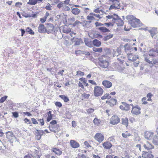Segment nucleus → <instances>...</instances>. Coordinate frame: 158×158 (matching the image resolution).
<instances>
[{
	"label": "nucleus",
	"mask_w": 158,
	"mask_h": 158,
	"mask_svg": "<svg viewBox=\"0 0 158 158\" xmlns=\"http://www.w3.org/2000/svg\"><path fill=\"white\" fill-rule=\"evenodd\" d=\"M6 138L7 139L8 141L10 143L12 146H13V142L16 139V137L12 131H8L6 133Z\"/></svg>",
	"instance_id": "obj_1"
},
{
	"label": "nucleus",
	"mask_w": 158,
	"mask_h": 158,
	"mask_svg": "<svg viewBox=\"0 0 158 158\" xmlns=\"http://www.w3.org/2000/svg\"><path fill=\"white\" fill-rule=\"evenodd\" d=\"M103 90L99 86H95L94 89V95L96 97L101 96L103 92Z\"/></svg>",
	"instance_id": "obj_2"
},
{
	"label": "nucleus",
	"mask_w": 158,
	"mask_h": 158,
	"mask_svg": "<svg viewBox=\"0 0 158 158\" xmlns=\"http://www.w3.org/2000/svg\"><path fill=\"white\" fill-rule=\"evenodd\" d=\"M46 33L48 34L53 33L55 32V28L53 25L52 23H47L46 24Z\"/></svg>",
	"instance_id": "obj_3"
},
{
	"label": "nucleus",
	"mask_w": 158,
	"mask_h": 158,
	"mask_svg": "<svg viewBox=\"0 0 158 158\" xmlns=\"http://www.w3.org/2000/svg\"><path fill=\"white\" fill-rule=\"evenodd\" d=\"M114 16L113 17V19L114 20H116L118 23L116 24L118 26H121L124 24V22L121 19L120 17L116 14H114Z\"/></svg>",
	"instance_id": "obj_4"
},
{
	"label": "nucleus",
	"mask_w": 158,
	"mask_h": 158,
	"mask_svg": "<svg viewBox=\"0 0 158 158\" xmlns=\"http://www.w3.org/2000/svg\"><path fill=\"white\" fill-rule=\"evenodd\" d=\"M120 119L117 115L113 116L110 119V123L113 125L117 124L120 122Z\"/></svg>",
	"instance_id": "obj_5"
},
{
	"label": "nucleus",
	"mask_w": 158,
	"mask_h": 158,
	"mask_svg": "<svg viewBox=\"0 0 158 158\" xmlns=\"http://www.w3.org/2000/svg\"><path fill=\"white\" fill-rule=\"evenodd\" d=\"M141 108L138 105H136L133 107L131 112L134 114L138 115L140 114V110Z\"/></svg>",
	"instance_id": "obj_6"
},
{
	"label": "nucleus",
	"mask_w": 158,
	"mask_h": 158,
	"mask_svg": "<svg viewBox=\"0 0 158 158\" xmlns=\"http://www.w3.org/2000/svg\"><path fill=\"white\" fill-rule=\"evenodd\" d=\"M98 64L100 67L103 68H106L109 65V63L106 60H99Z\"/></svg>",
	"instance_id": "obj_7"
},
{
	"label": "nucleus",
	"mask_w": 158,
	"mask_h": 158,
	"mask_svg": "<svg viewBox=\"0 0 158 158\" xmlns=\"http://www.w3.org/2000/svg\"><path fill=\"white\" fill-rule=\"evenodd\" d=\"M94 138L99 142L101 143L104 140V136L102 134L98 133L96 134Z\"/></svg>",
	"instance_id": "obj_8"
},
{
	"label": "nucleus",
	"mask_w": 158,
	"mask_h": 158,
	"mask_svg": "<svg viewBox=\"0 0 158 158\" xmlns=\"http://www.w3.org/2000/svg\"><path fill=\"white\" fill-rule=\"evenodd\" d=\"M153 133L149 131H146L145 132V138L149 140H150L153 138Z\"/></svg>",
	"instance_id": "obj_9"
},
{
	"label": "nucleus",
	"mask_w": 158,
	"mask_h": 158,
	"mask_svg": "<svg viewBox=\"0 0 158 158\" xmlns=\"http://www.w3.org/2000/svg\"><path fill=\"white\" fill-rule=\"evenodd\" d=\"M128 60L132 61H135L138 60L139 57L138 55H135L132 53L129 54L128 56Z\"/></svg>",
	"instance_id": "obj_10"
},
{
	"label": "nucleus",
	"mask_w": 158,
	"mask_h": 158,
	"mask_svg": "<svg viewBox=\"0 0 158 158\" xmlns=\"http://www.w3.org/2000/svg\"><path fill=\"white\" fill-rule=\"evenodd\" d=\"M38 31L41 33H46V27H45L43 24H40L38 27Z\"/></svg>",
	"instance_id": "obj_11"
},
{
	"label": "nucleus",
	"mask_w": 158,
	"mask_h": 158,
	"mask_svg": "<svg viewBox=\"0 0 158 158\" xmlns=\"http://www.w3.org/2000/svg\"><path fill=\"white\" fill-rule=\"evenodd\" d=\"M156 53H158V48H156L155 49L152 48L149 52V56H156Z\"/></svg>",
	"instance_id": "obj_12"
},
{
	"label": "nucleus",
	"mask_w": 158,
	"mask_h": 158,
	"mask_svg": "<svg viewBox=\"0 0 158 158\" xmlns=\"http://www.w3.org/2000/svg\"><path fill=\"white\" fill-rule=\"evenodd\" d=\"M142 157L143 158H153V156L151 153L143 151Z\"/></svg>",
	"instance_id": "obj_13"
},
{
	"label": "nucleus",
	"mask_w": 158,
	"mask_h": 158,
	"mask_svg": "<svg viewBox=\"0 0 158 158\" xmlns=\"http://www.w3.org/2000/svg\"><path fill=\"white\" fill-rule=\"evenodd\" d=\"M70 142L71 146L73 148H77L80 146L79 144L74 140H71Z\"/></svg>",
	"instance_id": "obj_14"
},
{
	"label": "nucleus",
	"mask_w": 158,
	"mask_h": 158,
	"mask_svg": "<svg viewBox=\"0 0 158 158\" xmlns=\"http://www.w3.org/2000/svg\"><path fill=\"white\" fill-rule=\"evenodd\" d=\"M148 31L150 33L152 37L156 39L155 37H154V36L157 34L158 32L157 28L155 27H153L151 29L149 30Z\"/></svg>",
	"instance_id": "obj_15"
},
{
	"label": "nucleus",
	"mask_w": 158,
	"mask_h": 158,
	"mask_svg": "<svg viewBox=\"0 0 158 158\" xmlns=\"http://www.w3.org/2000/svg\"><path fill=\"white\" fill-rule=\"evenodd\" d=\"M102 85L106 88H110L112 86V83L107 80L104 81L102 82Z\"/></svg>",
	"instance_id": "obj_16"
},
{
	"label": "nucleus",
	"mask_w": 158,
	"mask_h": 158,
	"mask_svg": "<svg viewBox=\"0 0 158 158\" xmlns=\"http://www.w3.org/2000/svg\"><path fill=\"white\" fill-rule=\"evenodd\" d=\"M84 41L85 44L89 47H92V42L88 38H84Z\"/></svg>",
	"instance_id": "obj_17"
},
{
	"label": "nucleus",
	"mask_w": 158,
	"mask_h": 158,
	"mask_svg": "<svg viewBox=\"0 0 158 158\" xmlns=\"http://www.w3.org/2000/svg\"><path fill=\"white\" fill-rule=\"evenodd\" d=\"M71 41L73 42H75V45H78L80 44V43L81 41V39H78L75 37H73L71 39Z\"/></svg>",
	"instance_id": "obj_18"
},
{
	"label": "nucleus",
	"mask_w": 158,
	"mask_h": 158,
	"mask_svg": "<svg viewBox=\"0 0 158 158\" xmlns=\"http://www.w3.org/2000/svg\"><path fill=\"white\" fill-rule=\"evenodd\" d=\"M103 146L106 149H110L112 146V145L108 141L105 142L102 144Z\"/></svg>",
	"instance_id": "obj_19"
},
{
	"label": "nucleus",
	"mask_w": 158,
	"mask_h": 158,
	"mask_svg": "<svg viewBox=\"0 0 158 158\" xmlns=\"http://www.w3.org/2000/svg\"><path fill=\"white\" fill-rule=\"evenodd\" d=\"M106 102V103H108L111 106H114L116 104L117 100L116 99L112 98L109 101H107Z\"/></svg>",
	"instance_id": "obj_20"
},
{
	"label": "nucleus",
	"mask_w": 158,
	"mask_h": 158,
	"mask_svg": "<svg viewBox=\"0 0 158 158\" xmlns=\"http://www.w3.org/2000/svg\"><path fill=\"white\" fill-rule=\"evenodd\" d=\"M143 147L145 149L147 150L151 149L154 148V146L153 145L148 142L146 144L143 145Z\"/></svg>",
	"instance_id": "obj_21"
},
{
	"label": "nucleus",
	"mask_w": 158,
	"mask_h": 158,
	"mask_svg": "<svg viewBox=\"0 0 158 158\" xmlns=\"http://www.w3.org/2000/svg\"><path fill=\"white\" fill-rule=\"evenodd\" d=\"M52 151L54 152L56 154L60 155L62 154V152L60 149L56 148H52Z\"/></svg>",
	"instance_id": "obj_22"
},
{
	"label": "nucleus",
	"mask_w": 158,
	"mask_h": 158,
	"mask_svg": "<svg viewBox=\"0 0 158 158\" xmlns=\"http://www.w3.org/2000/svg\"><path fill=\"white\" fill-rule=\"evenodd\" d=\"M101 44V42L96 39L93 40L92 42V45L97 47H99Z\"/></svg>",
	"instance_id": "obj_23"
},
{
	"label": "nucleus",
	"mask_w": 158,
	"mask_h": 158,
	"mask_svg": "<svg viewBox=\"0 0 158 158\" xmlns=\"http://www.w3.org/2000/svg\"><path fill=\"white\" fill-rule=\"evenodd\" d=\"M122 123L127 127L128 126V120L127 118H122Z\"/></svg>",
	"instance_id": "obj_24"
},
{
	"label": "nucleus",
	"mask_w": 158,
	"mask_h": 158,
	"mask_svg": "<svg viewBox=\"0 0 158 158\" xmlns=\"http://www.w3.org/2000/svg\"><path fill=\"white\" fill-rule=\"evenodd\" d=\"M71 12L74 15H78L80 13V10L78 8H73L72 9Z\"/></svg>",
	"instance_id": "obj_25"
},
{
	"label": "nucleus",
	"mask_w": 158,
	"mask_h": 158,
	"mask_svg": "<svg viewBox=\"0 0 158 158\" xmlns=\"http://www.w3.org/2000/svg\"><path fill=\"white\" fill-rule=\"evenodd\" d=\"M98 29L101 32H110V30L106 28L105 27H100L98 28Z\"/></svg>",
	"instance_id": "obj_26"
},
{
	"label": "nucleus",
	"mask_w": 158,
	"mask_h": 158,
	"mask_svg": "<svg viewBox=\"0 0 158 158\" xmlns=\"http://www.w3.org/2000/svg\"><path fill=\"white\" fill-rule=\"evenodd\" d=\"M59 97L64 100L65 102H67L69 101V99L67 96L64 95H60Z\"/></svg>",
	"instance_id": "obj_27"
},
{
	"label": "nucleus",
	"mask_w": 158,
	"mask_h": 158,
	"mask_svg": "<svg viewBox=\"0 0 158 158\" xmlns=\"http://www.w3.org/2000/svg\"><path fill=\"white\" fill-rule=\"evenodd\" d=\"M122 103L124 107L125 110L127 111L130 110V107L128 104L124 102H122Z\"/></svg>",
	"instance_id": "obj_28"
},
{
	"label": "nucleus",
	"mask_w": 158,
	"mask_h": 158,
	"mask_svg": "<svg viewBox=\"0 0 158 158\" xmlns=\"http://www.w3.org/2000/svg\"><path fill=\"white\" fill-rule=\"evenodd\" d=\"M158 136L155 135L153 138V143L155 145H158Z\"/></svg>",
	"instance_id": "obj_29"
},
{
	"label": "nucleus",
	"mask_w": 158,
	"mask_h": 158,
	"mask_svg": "<svg viewBox=\"0 0 158 158\" xmlns=\"http://www.w3.org/2000/svg\"><path fill=\"white\" fill-rule=\"evenodd\" d=\"M113 36V34H109L106 36L104 37L103 39L104 41H106L112 38Z\"/></svg>",
	"instance_id": "obj_30"
},
{
	"label": "nucleus",
	"mask_w": 158,
	"mask_h": 158,
	"mask_svg": "<svg viewBox=\"0 0 158 158\" xmlns=\"http://www.w3.org/2000/svg\"><path fill=\"white\" fill-rule=\"evenodd\" d=\"M111 98V96L109 94H106L104 95L102 97L101 99L102 100H104L106 99H109Z\"/></svg>",
	"instance_id": "obj_31"
},
{
	"label": "nucleus",
	"mask_w": 158,
	"mask_h": 158,
	"mask_svg": "<svg viewBox=\"0 0 158 158\" xmlns=\"http://www.w3.org/2000/svg\"><path fill=\"white\" fill-rule=\"evenodd\" d=\"M37 3V0H29V1L27 2V4L31 5H35Z\"/></svg>",
	"instance_id": "obj_32"
},
{
	"label": "nucleus",
	"mask_w": 158,
	"mask_h": 158,
	"mask_svg": "<svg viewBox=\"0 0 158 158\" xmlns=\"http://www.w3.org/2000/svg\"><path fill=\"white\" fill-rule=\"evenodd\" d=\"M93 51L95 52H101L102 51V48H96L94 47L93 48Z\"/></svg>",
	"instance_id": "obj_33"
},
{
	"label": "nucleus",
	"mask_w": 158,
	"mask_h": 158,
	"mask_svg": "<svg viewBox=\"0 0 158 158\" xmlns=\"http://www.w3.org/2000/svg\"><path fill=\"white\" fill-rule=\"evenodd\" d=\"M79 80L82 81L83 84L85 85V86H88V84L87 83V81H86L85 78L83 77L80 78Z\"/></svg>",
	"instance_id": "obj_34"
},
{
	"label": "nucleus",
	"mask_w": 158,
	"mask_h": 158,
	"mask_svg": "<svg viewBox=\"0 0 158 158\" xmlns=\"http://www.w3.org/2000/svg\"><path fill=\"white\" fill-rule=\"evenodd\" d=\"M41 135L40 134L39 132L37 131V130L35 131V136L36 138L38 140H40L41 137Z\"/></svg>",
	"instance_id": "obj_35"
},
{
	"label": "nucleus",
	"mask_w": 158,
	"mask_h": 158,
	"mask_svg": "<svg viewBox=\"0 0 158 158\" xmlns=\"http://www.w3.org/2000/svg\"><path fill=\"white\" fill-rule=\"evenodd\" d=\"M26 31L30 34L34 35V32L31 29H30L29 27H27L26 28Z\"/></svg>",
	"instance_id": "obj_36"
},
{
	"label": "nucleus",
	"mask_w": 158,
	"mask_h": 158,
	"mask_svg": "<svg viewBox=\"0 0 158 158\" xmlns=\"http://www.w3.org/2000/svg\"><path fill=\"white\" fill-rule=\"evenodd\" d=\"M124 47L125 48V51L126 52H127L130 49V47L128 45V44H125Z\"/></svg>",
	"instance_id": "obj_37"
},
{
	"label": "nucleus",
	"mask_w": 158,
	"mask_h": 158,
	"mask_svg": "<svg viewBox=\"0 0 158 158\" xmlns=\"http://www.w3.org/2000/svg\"><path fill=\"white\" fill-rule=\"evenodd\" d=\"M93 122L96 125H98L100 123V119L96 118L94 119Z\"/></svg>",
	"instance_id": "obj_38"
},
{
	"label": "nucleus",
	"mask_w": 158,
	"mask_h": 158,
	"mask_svg": "<svg viewBox=\"0 0 158 158\" xmlns=\"http://www.w3.org/2000/svg\"><path fill=\"white\" fill-rule=\"evenodd\" d=\"M144 58L145 61L147 62L148 63L150 64V67H151L153 66V64L152 63V61H151L150 60H149V58H148L147 57H144Z\"/></svg>",
	"instance_id": "obj_39"
},
{
	"label": "nucleus",
	"mask_w": 158,
	"mask_h": 158,
	"mask_svg": "<svg viewBox=\"0 0 158 158\" xmlns=\"http://www.w3.org/2000/svg\"><path fill=\"white\" fill-rule=\"evenodd\" d=\"M117 8H118L117 7V6H115V3H113L110 6L109 10H111L112 9L116 10L117 9Z\"/></svg>",
	"instance_id": "obj_40"
},
{
	"label": "nucleus",
	"mask_w": 158,
	"mask_h": 158,
	"mask_svg": "<svg viewBox=\"0 0 158 158\" xmlns=\"http://www.w3.org/2000/svg\"><path fill=\"white\" fill-rule=\"evenodd\" d=\"M82 97L86 99H88L90 96L89 94H87L85 93L83 94H82Z\"/></svg>",
	"instance_id": "obj_41"
},
{
	"label": "nucleus",
	"mask_w": 158,
	"mask_h": 158,
	"mask_svg": "<svg viewBox=\"0 0 158 158\" xmlns=\"http://www.w3.org/2000/svg\"><path fill=\"white\" fill-rule=\"evenodd\" d=\"M7 98V96H5L2 97L0 99V102H3Z\"/></svg>",
	"instance_id": "obj_42"
},
{
	"label": "nucleus",
	"mask_w": 158,
	"mask_h": 158,
	"mask_svg": "<svg viewBox=\"0 0 158 158\" xmlns=\"http://www.w3.org/2000/svg\"><path fill=\"white\" fill-rule=\"evenodd\" d=\"M13 116L15 118H16L19 117V114L17 112H12Z\"/></svg>",
	"instance_id": "obj_43"
},
{
	"label": "nucleus",
	"mask_w": 158,
	"mask_h": 158,
	"mask_svg": "<svg viewBox=\"0 0 158 158\" xmlns=\"http://www.w3.org/2000/svg\"><path fill=\"white\" fill-rule=\"evenodd\" d=\"M122 135L123 137L126 138L128 136H129L131 135L130 133L125 134L124 133H123L122 134Z\"/></svg>",
	"instance_id": "obj_44"
},
{
	"label": "nucleus",
	"mask_w": 158,
	"mask_h": 158,
	"mask_svg": "<svg viewBox=\"0 0 158 158\" xmlns=\"http://www.w3.org/2000/svg\"><path fill=\"white\" fill-rule=\"evenodd\" d=\"M64 5V3L63 2H60L59 3H58L57 5V7L59 8H60L63 6Z\"/></svg>",
	"instance_id": "obj_45"
},
{
	"label": "nucleus",
	"mask_w": 158,
	"mask_h": 158,
	"mask_svg": "<svg viewBox=\"0 0 158 158\" xmlns=\"http://www.w3.org/2000/svg\"><path fill=\"white\" fill-rule=\"evenodd\" d=\"M87 19L89 20H95V18L92 16L88 15L87 16Z\"/></svg>",
	"instance_id": "obj_46"
},
{
	"label": "nucleus",
	"mask_w": 158,
	"mask_h": 158,
	"mask_svg": "<svg viewBox=\"0 0 158 158\" xmlns=\"http://www.w3.org/2000/svg\"><path fill=\"white\" fill-rule=\"evenodd\" d=\"M49 130L50 131L53 132H56V131L55 128H53V126H49Z\"/></svg>",
	"instance_id": "obj_47"
},
{
	"label": "nucleus",
	"mask_w": 158,
	"mask_h": 158,
	"mask_svg": "<svg viewBox=\"0 0 158 158\" xmlns=\"http://www.w3.org/2000/svg\"><path fill=\"white\" fill-rule=\"evenodd\" d=\"M70 0H65L63 2H64V4H65L66 5H69V6H72V4H70Z\"/></svg>",
	"instance_id": "obj_48"
},
{
	"label": "nucleus",
	"mask_w": 158,
	"mask_h": 158,
	"mask_svg": "<svg viewBox=\"0 0 158 158\" xmlns=\"http://www.w3.org/2000/svg\"><path fill=\"white\" fill-rule=\"evenodd\" d=\"M122 158H130L127 152H126L124 155H122Z\"/></svg>",
	"instance_id": "obj_49"
},
{
	"label": "nucleus",
	"mask_w": 158,
	"mask_h": 158,
	"mask_svg": "<svg viewBox=\"0 0 158 158\" xmlns=\"http://www.w3.org/2000/svg\"><path fill=\"white\" fill-rule=\"evenodd\" d=\"M134 17L133 15H127L126 17V18L128 20L129 19L131 20V19H134Z\"/></svg>",
	"instance_id": "obj_50"
},
{
	"label": "nucleus",
	"mask_w": 158,
	"mask_h": 158,
	"mask_svg": "<svg viewBox=\"0 0 158 158\" xmlns=\"http://www.w3.org/2000/svg\"><path fill=\"white\" fill-rule=\"evenodd\" d=\"M55 105L58 107H60L62 106V105L61 103L59 102H56L55 103Z\"/></svg>",
	"instance_id": "obj_51"
},
{
	"label": "nucleus",
	"mask_w": 158,
	"mask_h": 158,
	"mask_svg": "<svg viewBox=\"0 0 158 158\" xmlns=\"http://www.w3.org/2000/svg\"><path fill=\"white\" fill-rule=\"evenodd\" d=\"M95 24L96 27L99 26H102L104 25V24H102L100 23H99L98 22H96L95 23Z\"/></svg>",
	"instance_id": "obj_52"
},
{
	"label": "nucleus",
	"mask_w": 158,
	"mask_h": 158,
	"mask_svg": "<svg viewBox=\"0 0 158 158\" xmlns=\"http://www.w3.org/2000/svg\"><path fill=\"white\" fill-rule=\"evenodd\" d=\"M47 5H47L45 7V9L47 10H51V7H52V6L50 5L49 3H48Z\"/></svg>",
	"instance_id": "obj_53"
},
{
	"label": "nucleus",
	"mask_w": 158,
	"mask_h": 158,
	"mask_svg": "<svg viewBox=\"0 0 158 158\" xmlns=\"http://www.w3.org/2000/svg\"><path fill=\"white\" fill-rule=\"evenodd\" d=\"M71 31L70 29H63V32L64 33H68L70 32Z\"/></svg>",
	"instance_id": "obj_54"
},
{
	"label": "nucleus",
	"mask_w": 158,
	"mask_h": 158,
	"mask_svg": "<svg viewBox=\"0 0 158 158\" xmlns=\"http://www.w3.org/2000/svg\"><path fill=\"white\" fill-rule=\"evenodd\" d=\"M94 111V110L93 109L90 108L87 110V112L88 113L91 114L93 113Z\"/></svg>",
	"instance_id": "obj_55"
},
{
	"label": "nucleus",
	"mask_w": 158,
	"mask_h": 158,
	"mask_svg": "<svg viewBox=\"0 0 158 158\" xmlns=\"http://www.w3.org/2000/svg\"><path fill=\"white\" fill-rule=\"evenodd\" d=\"M31 120L32 121V123L33 124H38V123L36 120L34 118H31Z\"/></svg>",
	"instance_id": "obj_56"
},
{
	"label": "nucleus",
	"mask_w": 158,
	"mask_h": 158,
	"mask_svg": "<svg viewBox=\"0 0 158 158\" xmlns=\"http://www.w3.org/2000/svg\"><path fill=\"white\" fill-rule=\"evenodd\" d=\"M77 75H80L81 76H83L84 74V72H81L80 71H77Z\"/></svg>",
	"instance_id": "obj_57"
},
{
	"label": "nucleus",
	"mask_w": 158,
	"mask_h": 158,
	"mask_svg": "<svg viewBox=\"0 0 158 158\" xmlns=\"http://www.w3.org/2000/svg\"><path fill=\"white\" fill-rule=\"evenodd\" d=\"M76 158H88L85 155L82 154L81 155H78V157Z\"/></svg>",
	"instance_id": "obj_58"
},
{
	"label": "nucleus",
	"mask_w": 158,
	"mask_h": 158,
	"mask_svg": "<svg viewBox=\"0 0 158 158\" xmlns=\"http://www.w3.org/2000/svg\"><path fill=\"white\" fill-rule=\"evenodd\" d=\"M38 120L40 122L41 126H43L44 125V121L43 119H38Z\"/></svg>",
	"instance_id": "obj_59"
},
{
	"label": "nucleus",
	"mask_w": 158,
	"mask_h": 158,
	"mask_svg": "<svg viewBox=\"0 0 158 158\" xmlns=\"http://www.w3.org/2000/svg\"><path fill=\"white\" fill-rule=\"evenodd\" d=\"M81 23L78 20H76L75 23L73 24V27H75L77 25L79 24V23Z\"/></svg>",
	"instance_id": "obj_60"
},
{
	"label": "nucleus",
	"mask_w": 158,
	"mask_h": 158,
	"mask_svg": "<svg viewBox=\"0 0 158 158\" xmlns=\"http://www.w3.org/2000/svg\"><path fill=\"white\" fill-rule=\"evenodd\" d=\"M24 120L25 121V123H27V122L28 123H27V124H29L31 123V122L30 121V120L27 118H25L24 119Z\"/></svg>",
	"instance_id": "obj_61"
},
{
	"label": "nucleus",
	"mask_w": 158,
	"mask_h": 158,
	"mask_svg": "<svg viewBox=\"0 0 158 158\" xmlns=\"http://www.w3.org/2000/svg\"><path fill=\"white\" fill-rule=\"evenodd\" d=\"M133 20H134L135 22L137 24H139L140 23V21L139 19H137L134 17Z\"/></svg>",
	"instance_id": "obj_62"
},
{
	"label": "nucleus",
	"mask_w": 158,
	"mask_h": 158,
	"mask_svg": "<svg viewBox=\"0 0 158 158\" xmlns=\"http://www.w3.org/2000/svg\"><path fill=\"white\" fill-rule=\"evenodd\" d=\"M37 131H38L40 134L42 136L44 134H45L44 131L42 130H37Z\"/></svg>",
	"instance_id": "obj_63"
},
{
	"label": "nucleus",
	"mask_w": 158,
	"mask_h": 158,
	"mask_svg": "<svg viewBox=\"0 0 158 158\" xmlns=\"http://www.w3.org/2000/svg\"><path fill=\"white\" fill-rule=\"evenodd\" d=\"M131 23V26L134 27H137V25L134 22L132 21Z\"/></svg>",
	"instance_id": "obj_64"
}]
</instances>
